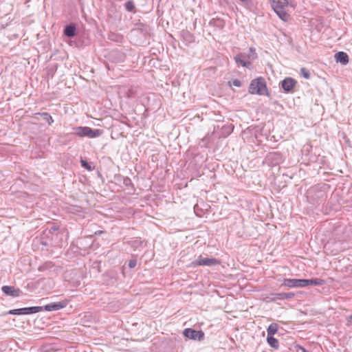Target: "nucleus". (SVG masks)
<instances>
[{
  "mask_svg": "<svg viewBox=\"0 0 352 352\" xmlns=\"http://www.w3.org/2000/svg\"><path fill=\"white\" fill-rule=\"evenodd\" d=\"M348 322H349V324H350L351 325H352V314H351V315H350V316H349V318H348Z\"/></svg>",
  "mask_w": 352,
  "mask_h": 352,
  "instance_id": "obj_31",
  "label": "nucleus"
},
{
  "mask_svg": "<svg viewBox=\"0 0 352 352\" xmlns=\"http://www.w3.org/2000/svg\"><path fill=\"white\" fill-rule=\"evenodd\" d=\"M209 25L219 30H222L225 27L226 22L220 18H213L210 21Z\"/></svg>",
  "mask_w": 352,
  "mask_h": 352,
  "instance_id": "obj_14",
  "label": "nucleus"
},
{
  "mask_svg": "<svg viewBox=\"0 0 352 352\" xmlns=\"http://www.w3.org/2000/svg\"><path fill=\"white\" fill-rule=\"evenodd\" d=\"M278 329V325L276 323H272L267 329V336H273Z\"/></svg>",
  "mask_w": 352,
  "mask_h": 352,
  "instance_id": "obj_19",
  "label": "nucleus"
},
{
  "mask_svg": "<svg viewBox=\"0 0 352 352\" xmlns=\"http://www.w3.org/2000/svg\"><path fill=\"white\" fill-rule=\"evenodd\" d=\"M232 84L235 86V87H240L242 86V82L239 79H234L232 80Z\"/></svg>",
  "mask_w": 352,
  "mask_h": 352,
  "instance_id": "obj_28",
  "label": "nucleus"
},
{
  "mask_svg": "<svg viewBox=\"0 0 352 352\" xmlns=\"http://www.w3.org/2000/svg\"><path fill=\"white\" fill-rule=\"evenodd\" d=\"M125 8L129 12H135V4H134L133 1H129L125 3Z\"/></svg>",
  "mask_w": 352,
  "mask_h": 352,
  "instance_id": "obj_25",
  "label": "nucleus"
},
{
  "mask_svg": "<svg viewBox=\"0 0 352 352\" xmlns=\"http://www.w3.org/2000/svg\"><path fill=\"white\" fill-rule=\"evenodd\" d=\"M266 160L272 165H277L282 162V155L279 152L270 153L267 157Z\"/></svg>",
  "mask_w": 352,
  "mask_h": 352,
  "instance_id": "obj_11",
  "label": "nucleus"
},
{
  "mask_svg": "<svg viewBox=\"0 0 352 352\" xmlns=\"http://www.w3.org/2000/svg\"><path fill=\"white\" fill-rule=\"evenodd\" d=\"M1 290L6 296L12 297L19 296L21 291L19 288H15L13 286L5 285L1 287Z\"/></svg>",
  "mask_w": 352,
  "mask_h": 352,
  "instance_id": "obj_10",
  "label": "nucleus"
},
{
  "mask_svg": "<svg viewBox=\"0 0 352 352\" xmlns=\"http://www.w3.org/2000/svg\"><path fill=\"white\" fill-rule=\"evenodd\" d=\"M218 264H219V261L214 258H202L201 256H199L192 263V265L194 267L201 265L213 266Z\"/></svg>",
  "mask_w": 352,
  "mask_h": 352,
  "instance_id": "obj_6",
  "label": "nucleus"
},
{
  "mask_svg": "<svg viewBox=\"0 0 352 352\" xmlns=\"http://www.w3.org/2000/svg\"><path fill=\"white\" fill-rule=\"evenodd\" d=\"M234 60L237 65H241L244 67L249 68L251 65V63L250 61H246L243 59V56L241 54H239L234 56Z\"/></svg>",
  "mask_w": 352,
  "mask_h": 352,
  "instance_id": "obj_17",
  "label": "nucleus"
},
{
  "mask_svg": "<svg viewBox=\"0 0 352 352\" xmlns=\"http://www.w3.org/2000/svg\"><path fill=\"white\" fill-rule=\"evenodd\" d=\"M52 228L53 230H56V228L55 226H53Z\"/></svg>",
  "mask_w": 352,
  "mask_h": 352,
  "instance_id": "obj_33",
  "label": "nucleus"
},
{
  "mask_svg": "<svg viewBox=\"0 0 352 352\" xmlns=\"http://www.w3.org/2000/svg\"><path fill=\"white\" fill-rule=\"evenodd\" d=\"M240 1L243 3H248L251 1L250 0H240Z\"/></svg>",
  "mask_w": 352,
  "mask_h": 352,
  "instance_id": "obj_32",
  "label": "nucleus"
},
{
  "mask_svg": "<svg viewBox=\"0 0 352 352\" xmlns=\"http://www.w3.org/2000/svg\"><path fill=\"white\" fill-rule=\"evenodd\" d=\"M151 28L150 27L144 23H140L137 25V27L132 29L131 33L132 35L138 36L142 35L146 38L150 34Z\"/></svg>",
  "mask_w": 352,
  "mask_h": 352,
  "instance_id": "obj_7",
  "label": "nucleus"
},
{
  "mask_svg": "<svg viewBox=\"0 0 352 352\" xmlns=\"http://www.w3.org/2000/svg\"><path fill=\"white\" fill-rule=\"evenodd\" d=\"M334 57L337 63H340L344 65L349 63V56L344 52H337Z\"/></svg>",
  "mask_w": 352,
  "mask_h": 352,
  "instance_id": "obj_13",
  "label": "nucleus"
},
{
  "mask_svg": "<svg viewBox=\"0 0 352 352\" xmlns=\"http://www.w3.org/2000/svg\"><path fill=\"white\" fill-rule=\"evenodd\" d=\"M80 162L81 166L87 169V170L91 171L94 169V166H91L86 160L81 157Z\"/></svg>",
  "mask_w": 352,
  "mask_h": 352,
  "instance_id": "obj_23",
  "label": "nucleus"
},
{
  "mask_svg": "<svg viewBox=\"0 0 352 352\" xmlns=\"http://www.w3.org/2000/svg\"><path fill=\"white\" fill-rule=\"evenodd\" d=\"M124 184L125 186H129L130 184H131V179L129 178V177H126L124 179Z\"/></svg>",
  "mask_w": 352,
  "mask_h": 352,
  "instance_id": "obj_30",
  "label": "nucleus"
},
{
  "mask_svg": "<svg viewBox=\"0 0 352 352\" xmlns=\"http://www.w3.org/2000/svg\"><path fill=\"white\" fill-rule=\"evenodd\" d=\"M300 287H305L309 286V279H299Z\"/></svg>",
  "mask_w": 352,
  "mask_h": 352,
  "instance_id": "obj_27",
  "label": "nucleus"
},
{
  "mask_svg": "<svg viewBox=\"0 0 352 352\" xmlns=\"http://www.w3.org/2000/svg\"><path fill=\"white\" fill-rule=\"evenodd\" d=\"M137 265V260L136 259H131L129 261V267L130 268H134Z\"/></svg>",
  "mask_w": 352,
  "mask_h": 352,
  "instance_id": "obj_29",
  "label": "nucleus"
},
{
  "mask_svg": "<svg viewBox=\"0 0 352 352\" xmlns=\"http://www.w3.org/2000/svg\"><path fill=\"white\" fill-rule=\"evenodd\" d=\"M275 296L274 298H272V301H276L277 300H283V299H291L295 296L294 293L288 292V293H278L274 294Z\"/></svg>",
  "mask_w": 352,
  "mask_h": 352,
  "instance_id": "obj_16",
  "label": "nucleus"
},
{
  "mask_svg": "<svg viewBox=\"0 0 352 352\" xmlns=\"http://www.w3.org/2000/svg\"><path fill=\"white\" fill-rule=\"evenodd\" d=\"M43 311L42 307H30L20 309H11L8 311V314L11 315H28L36 314Z\"/></svg>",
  "mask_w": 352,
  "mask_h": 352,
  "instance_id": "obj_4",
  "label": "nucleus"
},
{
  "mask_svg": "<svg viewBox=\"0 0 352 352\" xmlns=\"http://www.w3.org/2000/svg\"><path fill=\"white\" fill-rule=\"evenodd\" d=\"M68 304L67 300H64L59 302H54L49 303L46 305H45L43 307V310H45L47 311H57L59 309H61L64 307H65Z\"/></svg>",
  "mask_w": 352,
  "mask_h": 352,
  "instance_id": "obj_8",
  "label": "nucleus"
},
{
  "mask_svg": "<svg viewBox=\"0 0 352 352\" xmlns=\"http://www.w3.org/2000/svg\"><path fill=\"white\" fill-rule=\"evenodd\" d=\"M324 280L321 278L309 279V285H322L324 283Z\"/></svg>",
  "mask_w": 352,
  "mask_h": 352,
  "instance_id": "obj_24",
  "label": "nucleus"
},
{
  "mask_svg": "<svg viewBox=\"0 0 352 352\" xmlns=\"http://www.w3.org/2000/svg\"><path fill=\"white\" fill-rule=\"evenodd\" d=\"M297 81L291 78H285L281 81V87L286 93L293 92L294 87L296 85Z\"/></svg>",
  "mask_w": 352,
  "mask_h": 352,
  "instance_id": "obj_9",
  "label": "nucleus"
},
{
  "mask_svg": "<svg viewBox=\"0 0 352 352\" xmlns=\"http://www.w3.org/2000/svg\"><path fill=\"white\" fill-rule=\"evenodd\" d=\"M102 131L100 129H92L89 126H77L74 128L73 134L80 138L87 137L94 138L102 135Z\"/></svg>",
  "mask_w": 352,
  "mask_h": 352,
  "instance_id": "obj_2",
  "label": "nucleus"
},
{
  "mask_svg": "<svg viewBox=\"0 0 352 352\" xmlns=\"http://www.w3.org/2000/svg\"><path fill=\"white\" fill-rule=\"evenodd\" d=\"M183 335L190 340L202 341L204 340L205 334L201 330L197 331L191 328H187L184 330Z\"/></svg>",
  "mask_w": 352,
  "mask_h": 352,
  "instance_id": "obj_5",
  "label": "nucleus"
},
{
  "mask_svg": "<svg viewBox=\"0 0 352 352\" xmlns=\"http://www.w3.org/2000/svg\"><path fill=\"white\" fill-rule=\"evenodd\" d=\"M282 286H285L288 287H300L299 285V279L296 278H285L283 280V283Z\"/></svg>",
  "mask_w": 352,
  "mask_h": 352,
  "instance_id": "obj_15",
  "label": "nucleus"
},
{
  "mask_svg": "<svg viewBox=\"0 0 352 352\" xmlns=\"http://www.w3.org/2000/svg\"><path fill=\"white\" fill-rule=\"evenodd\" d=\"M300 74L305 79H309L310 78V73H309V72L307 69H305L304 67L300 69Z\"/></svg>",
  "mask_w": 352,
  "mask_h": 352,
  "instance_id": "obj_26",
  "label": "nucleus"
},
{
  "mask_svg": "<svg viewBox=\"0 0 352 352\" xmlns=\"http://www.w3.org/2000/svg\"><path fill=\"white\" fill-rule=\"evenodd\" d=\"M38 115H40L44 120H45L49 124H52L54 122V120L52 116L47 112L38 113Z\"/></svg>",
  "mask_w": 352,
  "mask_h": 352,
  "instance_id": "obj_22",
  "label": "nucleus"
},
{
  "mask_svg": "<svg viewBox=\"0 0 352 352\" xmlns=\"http://www.w3.org/2000/svg\"><path fill=\"white\" fill-rule=\"evenodd\" d=\"M272 7L280 19L284 21H287L288 20L289 15L285 10L287 6L281 3V1L273 0Z\"/></svg>",
  "mask_w": 352,
  "mask_h": 352,
  "instance_id": "obj_3",
  "label": "nucleus"
},
{
  "mask_svg": "<svg viewBox=\"0 0 352 352\" xmlns=\"http://www.w3.org/2000/svg\"><path fill=\"white\" fill-rule=\"evenodd\" d=\"M182 36L185 41L188 43H191L194 42V36L190 33L188 31H184L182 32Z\"/></svg>",
  "mask_w": 352,
  "mask_h": 352,
  "instance_id": "obj_21",
  "label": "nucleus"
},
{
  "mask_svg": "<svg viewBox=\"0 0 352 352\" xmlns=\"http://www.w3.org/2000/svg\"><path fill=\"white\" fill-rule=\"evenodd\" d=\"M64 34L68 38H74L76 35V26L71 23L66 25L64 29Z\"/></svg>",
  "mask_w": 352,
  "mask_h": 352,
  "instance_id": "obj_12",
  "label": "nucleus"
},
{
  "mask_svg": "<svg viewBox=\"0 0 352 352\" xmlns=\"http://www.w3.org/2000/svg\"><path fill=\"white\" fill-rule=\"evenodd\" d=\"M267 342L268 344L274 349H278L279 347V343L276 338L273 336H267Z\"/></svg>",
  "mask_w": 352,
  "mask_h": 352,
  "instance_id": "obj_18",
  "label": "nucleus"
},
{
  "mask_svg": "<svg viewBox=\"0 0 352 352\" xmlns=\"http://www.w3.org/2000/svg\"><path fill=\"white\" fill-rule=\"evenodd\" d=\"M249 93L251 94L269 96L265 78L259 77L252 80L249 86Z\"/></svg>",
  "mask_w": 352,
  "mask_h": 352,
  "instance_id": "obj_1",
  "label": "nucleus"
},
{
  "mask_svg": "<svg viewBox=\"0 0 352 352\" xmlns=\"http://www.w3.org/2000/svg\"><path fill=\"white\" fill-rule=\"evenodd\" d=\"M234 126L232 124H226L222 126L221 129L223 131L222 132V136L226 137L228 135H230L232 131H233Z\"/></svg>",
  "mask_w": 352,
  "mask_h": 352,
  "instance_id": "obj_20",
  "label": "nucleus"
}]
</instances>
